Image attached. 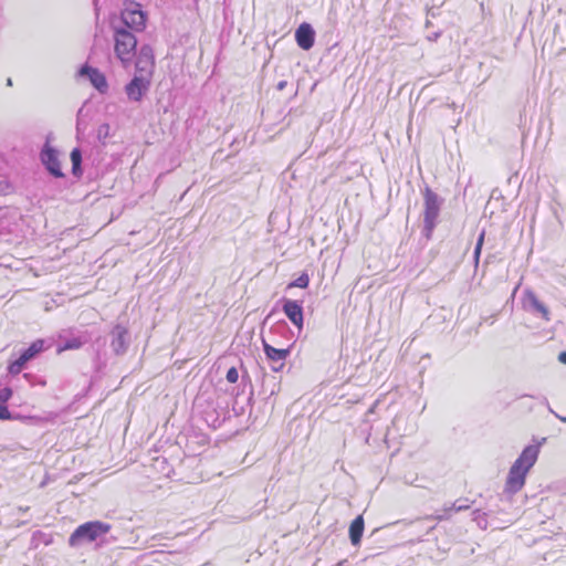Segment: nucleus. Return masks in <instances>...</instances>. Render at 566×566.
<instances>
[{
	"label": "nucleus",
	"mask_w": 566,
	"mask_h": 566,
	"mask_svg": "<svg viewBox=\"0 0 566 566\" xmlns=\"http://www.w3.org/2000/svg\"><path fill=\"white\" fill-rule=\"evenodd\" d=\"M115 42V54L124 65L129 64L136 55V33L144 31L146 27V13L137 2L124 3L118 18L111 21Z\"/></svg>",
	"instance_id": "obj_1"
},
{
	"label": "nucleus",
	"mask_w": 566,
	"mask_h": 566,
	"mask_svg": "<svg viewBox=\"0 0 566 566\" xmlns=\"http://www.w3.org/2000/svg\"><path fill=\"white\" fill-rule=\"evenodd\" d=\"M538 454V444H530L523 449L509 470L503 490L504 495L511 497L523 489L526 475L536 463Z\"/></svg>",
	"instance_id": "obj_2"
},
{
	"label": "nucleus",
	"mask_w": 566,
	"mask_h": 566,
	"mask_svg": "<svg viewBox=\"0 0 566 566\" xmlns=\"http://www.w3.org/2000/svg\"><path fill=\"white\" fill-rule=\"evenodd\" d=\"M423 195V228L422 235L426 241L431 240L433 230L443 205V198L436 193L429 186L422 190Z\"/></svg>",
	"instance_id": "obj_3"
},
{
	"label": "nucleus",
	"mask_w": 566,
	"mask_h": 566,
	"mask_svg": "<svg viewBox=\"0 0 566 566\" xmlns=\"http://www.w3.org/2000/svg\"><path fill=\"white\" fill-rule=\"evenodd\" d=\"M111 528L109 524L99 521L84 523L71 534L69 544L72 547H78L87 543L103 541Z\"/></svg>",
	"instance_id": "obj_4"
},
{
	"label": "nucleus",
	"mask_w": 566,
	"mask_h": 566,
	"mask_svg": "<svg viewBox=\"0 0 566 566\" xmlns=\"http://www.w3.org/2000/svg\"><path fill=\"white\" fill-rule=\"evenodd\" d=\"M93 337L88 329L70 328L63 331L57 340V352L78 349Z\"/></svg>",
	"instance_id": "obj_5"
},
{
	"label": "nucleus",
	"mask_w": 566,
	"mask_h": 566,
	"mask_svg": "<svg viewBox=\"0 0 566 566\" xmlns=\"http://www.w3.org/2000/svg\"><path fill=\"white\" fill-rule=\"evenodd\" d=\"M150 88V78L144 75H135L125 85V93L130 102L139 103Z\"/></svg>",
	"instance_id": "obj_6"
},
{
	"label": "nucleus",
	"mask_w": 566,
	"mask_h": 566,
	"mask_svg": "<svg viewBox=\"0 0 566 566\" xmlns=\"http://www.w3.org/2000/svg\"><path fill=\"white\" fill-rule=\"evenodd\" d=\"M136 71L139 75L151 77L155 67L154 50L150 45L144 44L140 46L138 53L136 52Z\"/></svg>",
	"instance_id": "obj_7"
},
{
	"label": "nucleus",
	"mask_w": 566,
	"mask_h": 566,
	"mask_svg": "<svg viewBox=\"0 0 566 566\" xmlns=\"http://www.w3.org/2000/svg\"><path fill=\"white\" fill-rule=\"evenodd\" d=\"M111 347L115 355H124L130 344V335L126 327L117 324L111 331Z\"/></svg>",
	"instance_id": "obj_8"
},
{
	"label": "nucleus",
	"mask_w": 566,
	"mask_h": 566,
	"mask_svg": "<svg viewBox=\"0 0 566 566\" xmlns=\"http://www.w3.org/2000/svg\"><path fill=\"white\" fill-rule=\"evenodd\" d=\"M263 348L266 358L271 361V369L273 371H280L285 365V360L291 353V348H275L263 339Z\"/></svg>",
	"instance_id": "obj_9"
},
{
	"label": "nucleus",
	"mask_w": 566,
	"mask_h": 566,
	"mask_svg": "<svg viewBox=\"0 0 566 566\" xmlns=\"http://www.w3.org/2000/svg\"><path fill=\"white\" fill-rule=\"evenodd\" d=\"M40 157L42 164L45 166V168L52 176L56 178H61L64 176L61 170V164L57 157V151L56 149L51 147L49 143L44 145L43 149L41 150Z\"/></svg>",
	"instance_id": "obj_10"
},
{
	"label": "nucleus",
	"mask_w": 566,
	"mask_h": 566,
	"mask_svg": "<svg viewBox=\"0 0 566 566\" xmlns=\"http://www.w3.org/2000/svg\"><path fill=\"white\" fill-rule=\"evenodd\" d=\"M523 306L526 311L531 312L532 314L537 315L545 321H549L548 308L545 306L544 303H542L537 298L536 294L533 291L526 290L524 292Z\"/></svg>",
	"instance_id": "obj_11"
},
{
	"label": "nucleus",
	"mask_w": 566,
	"mask_h": 566,
	"mask_svg": "<svg viewBox=\"0 0 566 566\" xmlns=\"http://www.w3.org/2000/svg\"><path fill=\"white\" fill-rule=\"evenodd\" d=\"M283 312L290 318V321L298 328L303 327V307L297 301L289 298L283 300Z\"/></svg>",
	"instance_id": "obj_12"
},
{
	"label": "nucleus",
	"mask_w": 566,
	"mask_h": 566,
	"mask_svg": "<svg viewBox=\"0 0 566 566\" xmlns=\"http://www.w3.org/2000/svg\"><path fill=\"white\" fill-rule=\"evenodd\" d=\"M297 45L303 50H310L314 45L315 31L311 24L304 22L295 31Z\"/></svg>",
	"instance_id": "obj_13"
},
{
	"label": "nucleus",
	"mask_w": 566,
	"mask_h": 566,
	"mask_svg": "<svg viewBox=\"0 0 566 566\" xmlns=\"http://www.w3.org/2000/svg\"><path fill=\"white\" fill-rule=\"evenodd\" d=\"M81 75H87L93 86L101 93H106L108 84L105 75L97 69L84 65L80 70Z\"/></svg>",
	"instance_id": "obj_14"
},
{
	"label": "nucleus",
	"mask_w": 566,
	"mask_h": 566,
	"mask_svg": "<svg viewBox=\"0 0 566 566\" xmlns=\"http://www.w3.org/2000/svg\"><path fill=\"white\" fill-rule=\"evenodd\" d=\"M461 500H457L453 502L450 506H444L441 510V513H438L436 515L427 516V520H437V521H444L450 518L452 513L461 512L464 510H468L470 505H460Z\"/></svg>",
	"instance_id": "obj_15"
},
{
	"label": "nucleus",
	"mask_w": 566,
	"mask_h": 566,
	"mask_svg": "<svg viewBox=\"0 0 566 566\" xmlns=\"http://www.w3.org/2000/svg\"><path fill=\"white\" fill-rule=\"evenodd\" d=\"M364 534V518L363 515H358L349 526V538L350 543L354 546H358L360 544L361 537Z\"/></svg>",
	"instance_id": "obj_16"
},
{
	"label": "nucleus",
	"mask_w": 566,
	"mask_h": 566,
	"mask_svg": "<svg viewBox=\"0 0 566 566\" xmlns=\"http://www.w3.org/2000/svg\"><path fill=\"white\" fill-rule=\"evenodd\" d=\"M44 349L45 342L43 339H36L28 348H25L20 354V356L22 357V360H25L28 363L29 360L38 356L40 353H42Z\"/></svg>",
	"instance_id": "obj_17"
},
{
	"label": "nucleus",
	"mask_w": 566,
	"mask_h": 566,
	"mask_svg": "<svg viewBox=\"0 0 566 566\" xmlns=\"http://www.w3.org/2000/svg\"><path fill=\"white\" fill-rule=\"evenodd\" d=\"M12 390L9 387L0 388V419L7 420L11 419V413L6 406L7 401L11 398Z\"/></svg>",
	"instance_id": "obj_18"
},
{
	"label": "nucleus",
	"mask_w": 566,
	"mask_h": 566,
	"mask_svg": "<svg viewBox=\"0 0 566 566\" xmlns=\"http://www.w3.org/2000/svg\"><path fill=\"white\" fill-rule=\"evenodd\" d=\"M71 161H72V174L75 177H81L83 174L82 170V151L80 148H74L71 151Z\"/></svg>",
	"instance_id": "obj_19"
},
{
	"label": "nucleus",
	"mask_w": 566,
	"mask_h": 566,
	"mask_svg": "<svg viewBox=\"0 0 566 566\" xmlns=\"http://www.w3.org/2000/svg\"><path fill=\"white\" fill-rule=\"evenodd\" d=\"M403 422H405V417L401 415H397L394 418L391 426L387 429L385 440L387 441L390 438L395 439L396 436L399 433L400 424H402Z\"/></svg>",
	"instance_id": "obj_20"
},
{
	"label": "nucleus",
	"mask_w": 566,
	"mask_h": 566,
	"mask_svg": "<svg viewBox=\"0 0 566 566\" xmlns=\"http://www.w3.org/2000/svg\"><path fill=\"white\" fill-rule=\"evenodd\" d=\"M53 542V537L51 534H46L41 531H36L32 535V545L38 547L40 544L50 545Z\"/></svg>",
	"instance_id": "obj_21"
},
{
	"label": "nucleus",
	"mask_w": 566,
	"mask_h": 566,
	"mask_svg": "<svg viewBox=\"0 0 566 566\" xmlns=\"http://www.w3.org/2000/svg\"><path fill=\"white\" fill-rule=\"evenodd\" d=\"M111 135V127L107 123H103L98 126L97 130H96V138L97 140L105 145V140L109 137Z\"/></svg>",
	"instance_id": "obj_22"
},
{
	"label": "nucleus",
	"mask_w": 566,
	"mask_h": 566,
	"mask_svg": "<svg viewBox=\"0 0 566 566\" xmlns=\"http://www.w3.org/2000/svg\"><path fill=\"white\" fill-rule=\"evenodd\" d=\"M82 112H83V109L80 108L77 112V116H76V138H77V140H80L82 138V136L85 133L86 126H87L85 120L82 117Z\"/></svg>",
	"instance_id": "obj_23"
},
{
	"label": "nucleus",
	"mask_w": 566,
	"mask_h": 566,
	"mask_svg": "<svg viewBox=\"0 0 566 566\" xmlns=\"http://www.w3.org/2000/svg\"><path fill=\"white\" fill-rule=\"evenodd\" d=\"M484 237H485V231L482 230L480 235H479V238H478V241H476V244H475V248H474V253H473V259H474L475 266H478V264H479L482 247H483V243H484Z\"/></svg>",
	"instance_id": "obj_24"
},
{
	"label": "nucleus",
	"mask_w": 566,
	"mask_h": 566,
	"mask_svg": "<svg viewBox=\"0 0 566 566\" xmlns=\"http://www.w3.org/2000/svg\"><path fill=\"white\" fill-rule=\"evenodd\" d=\"M308 283H310L308 275L306 273H302L296 280H294L293 282H291L287 285V289H292V287L305 289L308 286Z\"/></svg>",
	"instance_id": "obj_25"
},
{
	"label": "nucleus",
	"mask_w": 566,
	"mask_h": 566,
	"mask_svg": "<svg viewBox=\"0 0 566 566\" xmlns=\"http://www.w3.org/2000/svg\"><path fill=\"white\" fill-rule=\"evenodd\" d=\"M27 361L22 360V357L19 356L18 359H15L13 363H11L8 367V370L11 375H18L22 371L23 367L25 366Z\"/></svg>",
	"instance_id": "obj_26"
},
{
	"label": "nucleus",
	"mask_w": 566,
	"mask_h": 566,
	"mask_svg": "<svg viewBox=\"0 0 566 566\" xmlns=\"http://www.w3.org/2000/svg\"><path fill=\"white\" fill-rule=\"evenodd\" d=\"M286 333H290V328H289V325L284 321L277 322L270 328V334H273V335H283Z\"/></svg>",
	"instance_id": "obj_27"
},
{
	"label": "nucleus",
	"mask_w": 566,
	"mask_h": 566,
	"mask_svg": "<svg viewBox=\"0 0 566 566\" xmlns=\"http://www.w3.org/2000/svg\"><path fill=\"white\" fill-rule=\"evenodd\" d=\"M473 521L476 522L478 526L482 530L488 527L486 514L481 512L480 510H475L473 513Z\"/></svg>",
	"instance_id": "obj_28"
},
{
	"label": "nucleus",
	"mask_w": 566,
	"mask_h": 566,
	"mask_svg": "<svg viewBox=\"0 0 566 566\" xmlns=\"http://www.w3.org/2000/svg\"><path fill=\"white\" fill-rule=\"evenodd\" d=\"M227 380L231 384H234L238 381L239 379V373H238V369L235 367H231L228 371H227V376H226Z\"/></svg>",
	"instance_id": "obj_29"
},
{
	"label": "nucleus",
	"mask_w": 566,
	"mask_h": 566,
	"mask_svg": "<svg viewBox=\"0 0 566 566\" xmlns=\"http://www.w3.org/2000/svg\"><path fill=\"white\" fill-rule=\"evenodd\" d=\"M11 186L7 179H0V195H6L10 191Z\"/></svg>",
	"instance_id": "obj_30"
},
{
	"label": "nucleus",
	"mask_w": 566,
	"mask_h": 566,
	"mask_svg": "<svg viewBox=\"0 0 566 566\" xmlns=\"http://www.w3.org/2000/svg\"><path fill=\"white\" fill-rule=\"evenodd\" d=\"M440 35H441V31H438V32H433L432 34H429V35L427 36V39H428L429 41H437V40H438V38H440Z\"/></svg>",
	"instance_id": "obj_31"
},
{
	"label": "nucleus",
	"mask_w": 566,
	"mask_h": 566,
	"mask_svg": "<svg viewBox=\"0 0 566 566\" xmlns=\"http://www.w3.org/2000/svg\"><path fill=\"white\" fill-rule=\"evenodd\" d=\"M287 85V81L283 80V81H280L277 84H276V90L277 91H283Z\"/></svg>",
	"instance_id": "obj_32"
},
{
	"label": "nucleus",
	"mask_w": 566,
	"mask_h": 566,
	"mask_svg": "<svg viewBox=\"0 0 566 566\" xmlns=\"http://www.w3.org/2000/svg\"><path fill=\"white\" fill-rule=\"evenodd\" d=\"M560 363L566 365V352H562L558 356Z\"/></svg>",
	"instance_id": "obj_33"
},
{
	"label": "nucleus",
	"mask_w": 566,
	"mask_h": 566,
	"mask_svg": "<svg viewBox=\"0 0 566 566\" xmlns=\"http://www.w3.org/2000/svg\"><path fill=\"white\" fill-rule=\"evenodd\" d=\"M562 422L566 423V417H562L557 413H555L552 409H549Z\"/></svg>",
	"instance_id": "obj_34"
},
{
	"label": "nucleus",
	"mask_w": 566,
	"mask_h": 566,
	"mask_svg": "<svg viewBox=\"0 0 566 566\" xmlns=\"http://www.w3.org/2000/svg\"><path fill=\"white\" fill-rule=\"evenodd\" d=\"M428 15L434 18L436 17V12L433 9H429L428 12H427Z\"/></svg>",
	"instance_id": "obj_35"
},
{
	"label": "nucleus",
	"mask_w": 566,
	"mask_h": 566,
	"mask_svg": "<svg viewBox=\"0 0 566 566\" xmlns=\"http://www.w3.org/2000/svg\"><path fill=\"white\" fill-rule=\"evenodd\" d=\"M461 502H460V505H470L468 502V499H460Z\"/></svg>",
	"instance_id": "obj_36"
},
{
	"label": "nucleus",
	"mask_w": 566,
	"mask_h": 566,
	"mask_svg": "<svg viewBox=\"0 0 566 566\" xmlns=\"http://www.w3.org/2000/svg\"><path fill=\"white\" fill-rule=\"evenodd\" d=\"M7 85H8V86H12V80H11L10 77H9V78H7Z\"/></svg>",
	"instance_id": "obj_37"
},
{
	"label": "nucleus",
	"mask_w": 566,
	"mask_h": 566,
	"mask_svg": "<svg viewBox=\"0 0 566 566\" xmlns=\"http://www.w3.org/2000/svg\"><path fill=\"white\" fill-rule=\"evenodd\" d=\"M346 562H347V560H346V559H344V560L339 562L337 566H344V564H345Z\"/></svg>",
	"instance_id": "obj_38"
},
{
	"label": "nucleus",
	"mask_w": 566,
	"mask_h": 566,
	"mask_svg": "<svg viewBox=\"0 0 566 566\" xmlns=\"http://www.w3.org/2000/svg\"><path fill=\"white\" fill-rule=\"evenodd\" d=\"M430 25H431L430 20H427V21H426V27H427V28H429Z\"/></svg>",
	"instance_id": "obj_39"
},
{
	"label": "nucleus",
	"mask_w": 566,
	"mask_h": 566,
	"mask_svg": "<svg viewBox=\"0 0 566 566\" xmlns=\"http://www.w3.org/2000/svg\"><path fill=\"white\" fill-rule=\"evenodd\" d=\"M24 377L30 379L31 377H33L31 374H24Z\"/></svg>",
	"instance_id": "obj_40"
},
{
	"label": "nucleus",
	"mask_w": 566,
	"mask_h": 566,
	"mask_svg": "<svg viewBox=\"0 0 566 566\" xmlns=\"http://www.w3.org/2000/svg\"><path fill=\"white\" fill-rule=\"evenodd\" d=\"M39 384L44 386L45 385V381L44 380H39Z\"/></svg>",
	"instance_id": "obj_41"
},
{
	"label": "nucleus",
	"mask_w": 566,
	"mask_h": 566,
	"mask_svg": "<svg viewBox=\"0 0 566 566\" xmlns=\"http://www.w3.org/2000/svg\"><path fill=\"white\" fill-rule=\"evenodd\" d=\"M248 400H249V401H251V400H252V391L250 392V397H249V399H248Z\"/></svg>",
	"instance_id": "obj_42"
}]
</instances>
